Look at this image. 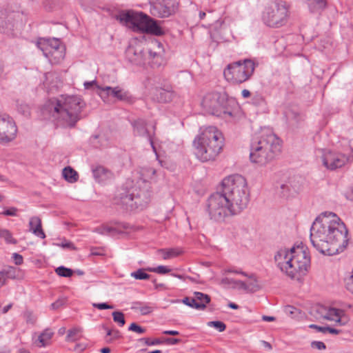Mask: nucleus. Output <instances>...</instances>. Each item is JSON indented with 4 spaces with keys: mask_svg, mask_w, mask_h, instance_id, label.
Here are the masks:
<instances>
[{
    "mask_svg": "<svg viewBox=\"0 0 353 353\" xmlns=\"http://www.w3.org/2000/svg\"><path fill=\"white\" fill-rule=\"evenodd\" d=\"M37 47L43 52L46 57H48L50 51L48 50L49 42L48 39L40 38L37 42Z\"/></svg>",
    "mask_w": 353,
    "mask_h": 353,
    "instance_id": "obj_31",
    "label": "nucleus"
},
{
    "mask_svg": "<svg viewBox=\"0 0 353 353\" xmlns=\"http://www.w3.org/2000/svg\"><path fill=\"white\" fill-rule=\"evenodd\" d=\"M222 193L237 214L245 209L249 203V192L245 179L239 174L225 177L222 181Z\"/></svg>",
    "mask_w": 353,
    "mask_h": 353,
    "instance_id": "obj_6",
    "label": "nucleus"
},
{
    "mask_svg": "<svg viewBox=\"0 0 353 353\" xmlns=\"http://www.w3.org/2000/svg\"><path fill=\"white\" fill-rule=\"evenodd\" d=\"M207 206L210 219L217 222H223L226 217L237 214L222 192L212 194L208 199Z\"/></svg>",
    "mask_w": 353,
    "mask_h": 353,
    "instance_id": "obj_12",
    "label": "nucleus"
},
{
    "mask_svg": "<svg viewBox=\"0 0 353 353\" xmlns=\"http://www.w3.org/2000/svg\"><path fill=\"white\" fill-rule=\"evenodd\" d=\"M112 317L114 322L117 323L119 326L122 327L125 325V321L124 314L119 311H115L112 312Z\"/></svg>",
    "mask_w": 353,
    "mask_h": 353,
    "instance_id": "obj_36",
    "label": "nucleus"
},
{
    "mask_svg": "<svg viewBox=\"0 0 353 353\" xmlns=\"http://www.w3.org/2000/svg\"><path fill=\"white\" fill-rule=\"evenodd\" d=\"M234 283L235 284H236L239 287V288L243 289L246 291H248V289L250 288V285H248V283H246L244 281H234Z\"/></svg>",
    "mask_w": 353,
    "mask_h": 353,
    "instance_id": "obj_55",
    "label": "nucleus"
},
{
    "mask_svg": "<svg viewBox=\"0 0 353 353\" xmlns=\"http://www.w3.org/2000/svg\"><path fill=\"white\" fill-rule=\"evenodd\" d=\"M54 335V332L49 328L46 329L39 336L38 340L41 347H46L50 344V341Z\"/></svg>",
    "mask_w": 353,
    "mask_h": 353,
    "instance_id": "obj_28",
    "label": "nucleus"
},
{
    "mask_svg": "<svg viewBox=\"0 0 353 353\" xmlns=\"http://www.w3.org/2000/svg\"><path fill=\"white\" fill-rule=\"evenodd\" d=\"M151 186L146 180H138L136 184L128 190L119 193L117 204L127 210H143L150 202Z\"/></svg>",
    "mask_w": 353,
    "mask_h": 353,
    "instance_id": "obj_8",
    "label": "nucleus"
},
{
    "mask_svg": "<svg viewBox=\"0 0 353 353\" xmlns=\"http://www.w3.org/2000/svg\"><path fill=\"white\" fill-rule=\"evenodd\" d=\"M48 42H49V46H48L49 51H52L53 50L59 49V47L60 46H61V41L58 39H55V38L48 39Z\"/></svg>",
    "mask_w": 353,
    "mask_h": 353,
    "instance_id": "obj_41",
    "label": "nucleus"
},
{
    "mask_svg": "<svg viewBox=\"0 0 353 353\" xmlns=\"http://www.w3.org/2000/svg\"><path fill=\"white\" fill-rule=\"evenodd\" d=\"M141 341H144L146 345H159L163 343V341L159 339H155L154 340H151L149 338H142L140 339Z\"/></svg>",
    "mask_w": 353,
    "mask_h": 353,
    "instance_id": "obj_45",
    "label": "nucleus"
},
{
    "mask_svg": "<svg viewBox=\"0 0 353 353\" xmlns=\"http://www.w3.org/2000/svg\"><path fill=\"white\" fill-rule=\"evenodd\" d=\"M250 285V288L248 289V292H256L259 290V286L257 284L256 280H254L253 281L248 283Z\"/></svg>",
    "mask_w": 353,
    "mask_h": 353,
    "instance_id": "obj_51",
    "label": "nucleus"
},
{
    "mask_svg": "<svg viewBox=\"0 0 353 353\" xmlns=\"http://www.w3.org/2000/svg\"><path fill=\"white\" fill-rule=\"evenodd\" d=\"M65 56L64 47L60 46L59 49L53 50L52 51H50L48 59L50 61H54V63H58L61 60L63 59Z\"/></svg>",
    "mask_w": 353,
    "mask_h": 353,
    "instance_id": "obj_27",
    "label": "nucleus"
},
{
    "mask_svg": "<svg viewBox=\"0 0 353 353\" xmlns=\"http://www.w3.org/2000/svg\"><path fill=\"white\" fill-rule=\"evenodd\" d=\"M156 174V170L151 167H144L141 170V175L142 178L139 180H146L148 181V179H152L153 176Z\"/></svg>",
    "mask_w": 353,
    "mask_h": 353,
    "instance_id": "obj_30",
    "label": "nucleus"
},
{
    "mask_svg": "<svg viewBox=\"0 0 353 353\" xmlns=\"http://www.w3.org/2000/svg\"><path fill=\"white\" fill-rule=\"evenodd\" d=\"M163 334L166 335L176 336L179 334V332L176 330H165Z\"/></svg>",
    "mask_w": 353,
    "mask_h": 353,
    "instance_id": "obj_59",
    "label": "nucleus"
},
{
    "mask_svg": "<svg viewBox=\"0 0 353 353\" xmlns=\"http://www.w3.org/2000/svg\"><path fill=\"white\" fill-rule=\"evenodd\" d=\"M17 128L11 117L0 115V142L8 143L17 136Z\"/></svg>",
    "mask_w": 353,
    "mask_h": 353,
    "instance_id": "obj_15",
    "label": "nucleus"
},
{
    "mask_svg": "<svg viewBox=\"0 0 353 353\" xmlns=\"http://www.w3.org/2000/svg\"><path fill=\"white\" fill-rule=\"evenodd\" d=\"M316 331L323 334L327 333L326 326L317 325Z\"/></svg>",
    "mask_w": 353,
    "mask_h": 353,
    "instance_id": "obj_62",
    "label": "nucleus"
},
{
    "mask_svg": "<svg viewBox=\"0 0 353 353\" xmlns=\"http://www.w3.org/2000/svg\"><path fill=\"white\" fill-rule=\"evenodd\" d=\"M23 316L27 323L33 325L36 323L37 317L30 310H26L23 314Z\"/></svg>",
    "mask_w": 353,
    "mask_h": 353,
    "instance_id": "obj_39",
    "label": "nucleus"
},
{
    "mask_svg": "<svg viewBox=\"0 0 353 353\" xmlns=\"http://www.w3.org/2000/svg\"><path fill=\"white\" fill-rule=\"evenodd\" d=\"M125 56L129 61L136 65H139L143 63V50L142 46L139 44H137L135 46L132 44L129 45L125 50Z\"/></svg>",
    "mask_w": 353,
    "mask_h": 353,
    "instance_id": "obj_19",
    "label": "nucleus"
},
{
    "mask_svg": "<svg viewBox=\"0 0 353 353\" xmlns=\"http://www.w3.org/2000/svg\"><path fill=\"white\" fill-rule=\"evenodd\" d=\"M279 270L292 280L300 281L308 271L310 257L303 246L280 249L274 256Z\"/></svg>",
    "mask_w": 353,
    "mask_h": 353,
    "instance_id": "obj_3",
    "label": "nucleus"
},
{
    "mask_svg": "<svg viewBox=\"0 0 353 353\" xmlns=\"http://www.w3.org/2000/svg\"><path fill=\"white\" fill-rule=\"evenodd\" d=\"M181 341V339H174V338H166L164 340V342L168 345H175L179 343Z\"/></svg>",
    "mask_w": 353,
    "mask_h": 353,
    "instance_id": "obj_56",
    "label": "nucleus"
},
{
    "mask_svg": "<svg viewBox=\"0 0 353 353\" xmlns=\"http://www.w3.org/2000/svg\"><path fill=\"white\" fill-rule=\"evenodd\" d=\"M203 109L211 115L223 119L233 117L234 110L224 94L219 92L206 94L201 101Z\"/></svg>",
    "mask_w": 353,
    "mask_h": 353,
    "instance_id": "obj_9",
    "label": "nucleus"
},
{
    "mask_svg": "<svg viewBox=\"0 0 353 353\" xmlns=\"http://www.w3.org/2000/svg\"><path fill=\"white\" fill-rule=\"evenodd\" d=\"M97 230H99V232L102 234H109L113 230V228L110 227H103Z\"/></svg>",
    "mask_w": 353,
    "mask_h": 353,
    "instance_id": "obj_57",
    "label": "nucleus"
},
{
    "mask_svg": "<svg viewBox=\"0 0 353 353\" xmlns=\"http://www.w3.org/2000/svg\"><path fill=\"white\" fill-rule=\"evenodd\" d=\"M225 272L239 274H241V275H243L244 276H248L250 279L253 278V276H254L252 274L250 275V276H248V274L246 272L242 271L240 269L234 268H228V269L225 270Z\"/></svg>",
    "mask_w": 353,
    "mask_h": 353,
    "instance_id": "obj_46",
    "label": "nucleus"
},
{
    "mask_svg": "<svg viewBox=\"0 0 353 353\" xmlns=\"http://www.w3.org/2000/svg\"><path fill=\"white\" fill-rule=\"evenodd\" d=\"M321 159L323 165L330 170L343 167L348 161L345 154L326 150L323 151Z\"/></svg>",
    "mask_w": 353,
    "mask_h": 353,
    "instance_id": "obj_17",
    "label": "nucleus"
},
{
    "mask_svg": "<svg viewBox=\"0 0 353 353\" xmlns=\"http://www.w3.org/2000/svg\"><path fill=\"white\" fill-rule=\"evenodd\" d=\"M281 151V141L273 132H262L254 137L250 145V159L261 165L272 161Z\"/></svg>",
    "mask_w": 353,
    "mask_h": 353,
    "instance_id": "obj_5",
    "label": "nucleus"
},
{
    "mask_svg": "<svg viewBox=\"0 0 353 353\" xmlns=\"http://www.w3.org/2000/svg\"><path fill=\"white\" fill-rule=\"evenodd\" d=\"M178 10L176 0H153L150 3V13L159 18H166L174 14Z\"/></svg>",
    "mask_w": 353,
    "mask_h": 353,
    "instance_id": "obj_14",
    "label": "nucleus"
},
{
    "mask_svg": "<svg viewBox=\"0 0 353 353\" xmlns=\"http://www.w3.org/2000/svg\"><path fill=\"white\" fill-rule=\"evenodd\" d=\"M316 318L326 319L335 323L334 325L343 326L347 324L349 319L342 310L317 305L315 308Z\"/></svg>",
    "mask_w": 353,
    "mask_h": 353,
    "instance_id": "obj_13",
    "label": "nucleus"
},
{
    "mask_svg": "<svg viewBox=\"0 0 353 353\" xmlns=\"http://www.w3.org/2000/svg\"><path fill=\"white\" fill-rule=\"evenodd\" d=\"M57 245L63 248H68V249H71V250H75V247L74 245H73L72 243L70 242V241H65L60 244H57Z\"/></svg>",
    "mask_w": 353,
    "mask_h": 353,
    "instance_id": "obj_53",
    "label": "nucleus"
},
{
    "mask_svg": "<svg viewBox=\"0 0 353 353\" xmlns=\"http://www.w3.org/2000/svg\"><path fill=\"white\" fill-rule=\"evenodd\" d=\"M116 19L134 32H141L155 36H162L165 34L157 20L142 12L121 11L117 15Z\"/></svg>",
    "mask_w": 353,
    "mask_h": 353,
    "instance_id": "obj_7",
    "label": "nucleus"
},
{
    "mask_svg": "<svg viewBox=\"0 0 353 353\" xmlns=\"http://www.w3.org/2000/svg\"><path fill=\"white\" fill-rule=\"evenodd\" d=\"M0 275L6 279H14L16 278V268L12 266H9L0 272Z\"/></svg>",
    "mask_w": 353,
    "mask_h": 353,
    "instance_id": "obj_33",
    "label": "nucleus"
},
{
    "mask_svg": "<svg viewBox=\"0 0 353 353\" xmlns=\"http://www.w3.org/2000/svg\"><path fill=\"white\" fill-rule=\"evenodd\" d=\"M63 304L64 301L63 299H58L50 305V307L52 310H57L60 308Z\"/></svg>",
    "mask_w": 353,
    "mask_h": 353,
    "instance_id": "obj_52",
    "label": "nucleus"
},
{
    "mask_svg": "<svg viewBox=\"0 0 353 353\" xmlns=\"http://www.w3.org/2000/svg\"><path fill=\"white\" fill-rule=\"evenodd\" d=\"M62 174L65 180L69 183H74L79 179L77 172L70 166L63 168Z\"/></svg>",
    "mask_w": 353,
    "mask_h": 353,
    "instance_id": "obj_26",
    "label": "nucleus"
},
{
    "mask_svg": "<svg viewBox=\"0 0 353 353\" xmlns=\"http://www.w3.org/2000/svg\"><path fill=\"white\" fill-rule=\"evenodd\" d=\"M208 325L215 328L219 332H223L226 329L225 324L220 321H209Z\"/></svg>",
    "mask_w": 353,
    "mask_h": 353,
    "instance_id": "obj_38",
    "label": "nucleus"
},
{
    "mask_svg": "<svg viewBox=\"0 0 353 353\" xmlns=\"http://www.w3.org/2000/svg\"><path fill=\"white\" fill-rule=\"evenodd\" d=\"M311 347L314 349H317L319 350H325L326 348V345L323 342L314 341L311 343Z\"/></svg>",
    "mask_w": 353,
    "mask_h": 353,
    "instance_id": "obj_47",
    "label": "nucleus"
},
{
    "mask_svg": "<svg viewBox=\"0 0 353 353\" xmlns=\"http://www.w3.org/2000/svg\"><path fill=\"white\" fill-rule=\"evenodd\" d=\"M12 307V303H10L8 304V305L5 306L3 309H2V313L3 314H6L7 313L9 310H10Z\"/></svg>",
    "mask_w": 353,
    "mask_h": 353,
    "instance_id": "obj_64",
    "label": "nucleus"
},
{
    "mask_svg": "<svg viewBox=\"0 0 353 353\" xmlns=\"http://www.w3.org/2000/svg\"><path fill=\"white\" fill-rule=\"evenodd\" d=\"M131 276L139 280H147L150 279V274L145 272L143 269H139L138 270L131 273Z\"/></svg>",
    "mask_w": 353,
    "mask_h": 353,
    "instance_id": "obj_35",
    "label": "nucleus"
},
{
    "mask_svg": "<svg viewBox=\"0 0 353 353\" xmlns=\"http://www.w3.org/2000/svg\"><path fill=\"white\" fill-rule=\"evenodd\" d=\"M327 332H329L332 334H339L341 332V330H338L336 328L330 327L329 326H326Z\"/></svg>",
    "mask_w": 353,
    "mask_h": 353,
    "instance_id": "obj_58",
    "label": "nucleus"
},
{
    "mask_svg": "<svg viewBox=\"0 0 353 353\" xmlns=\"http://www.w3.org/2000/svg\"><path fill=\"white\" fill-rule=\"evenodd\" d=\"M99 92L100 97L104 100L109 96H111L118 101H123L128 103H132L134 101V99L130 93L121 88L119 86L110 87V86H97Z\"/></svg>",
    "mask_w": 353,
    "mask_h": 353,
    "instance_id": "obj_16",
    "label": "nucleus"
},
{
    "mask_svg": "<svg viewBox=\"0 0 353 353\" xmlns=\"http://www.w3.org/2000/svg\"><path fill=\"white\" fill-rule=\"evenodd\" d=\"M182 302L185 304L186 305H188L192 308H199L203 307V305H199L196 304L194 300V297H185Z\"/></svg>",
    "mask_w": 353,
    "mask_h": 353,
    "instance_id": "obj_42",
    "label": "nucleus"
},
{
    "mask_svg": "<svg viewBox=\"0 0 353 353\" xmlns=\"http://www.w3.org/2000/svg\"><path fill=\"white\" fill-rule=\"evenodd\" d=\"M12 259L14 261V263L17 265H20L23 263V258L22 255H21L18 253H13Z\"/></svg>",
    "mask_w": 353,
    "mask_h": 353,
    "instance_id": "obj_50",
    "label": "nucleus"
},
{
    "mask_svg": "<svg viewBox=\"0 0 353 353\" xmlns=\"http://www.w3.org/2000/svg\"><path fill=\"white\" fill-rule=\"evenodd\" d=\"M30 231L34 235L41 239L46 238V234L42 229L41 220L39 216H32L29 221Z\"/></svg>",
    "mask_w": 353,
    "mask_h": 353,
    "instance_id": "obj_23",
    "label": "nucleus"
},
{
    "mask_svg": "<svg viewBox=\"0 0 353 353\" xmlns=\"http://www.w3.org/2000/svg\"><path fill=\"white\" fill-rule=\"evenodd\" d=\"M241 94L243 98H248L250 96L251 94L248 90L244 89L242 90Z\"/></svg>",
    "mask_w": 353,
    "mask_h": 353,
    "instance_id": "obj_63",
    "label": "nucleus"
},
{
    "mask_svg": "<svg viewBox=\"0 0 353 353\" xmlns=\"http://www.w3.org/2000/svg\"><path fill=\"white\" fill-rule=\"evenodd\" d=\"M131 124L133 127L134 133L140 137H144L148 138L150 144L152 148L153 152L156 154L157 157V152L156 147L154 143L153 137L155 134L156 125H153V132L151 134L147 129V122L145 119L139 118L136 120H134L131 122Z\"/></svg>",
    "mask_w": 353,
    "mask_h": 353,
    "instance_id": "obj_18",
    "label": "nucleus"
},
{
    "mask_svg": "<svg viewBox=\"0 0 353 353\" xmlns=\"http://www.w3.org/2000/svg\"><path fill=\"white\" fill-rule=\"evenodd\" d=\"M223 142V135L216 127L201 128L192 143L194 154L202 162L214 161L221 152Z\"/></svg>",
    "mask_w": 353,
    "mask_h": 353,
    "instance_id": "obj_4",
    "label": "nucleus"
},
{
    "mask_svg": "<svg viewBox=\"0 0 353 353\" xmlns=\"http://www.w3.org/2000/svg\"><path fill=\"white\" fill-rule=\"evenodd\" d=\"M0 237L3 238L9 244H17V241L13 238L12 233L7 229L0 228Z\"/></svg>",
    "mask_w": 353,
    "mask_h": 353,
    "instance_id": "obj_32",
    "label": "nucleus"
},
{
    "mask_svg": "<svg viewBox=\"0 0 353 353\" xmlns=\"http://www.w3.org/2000/svg\"><path fill=\"white\" fill-rule=\"evenodd\" d=\"M312 14H321L327 7V0H304Z\"/></svg>",
    "mask_w": 353,
    "mask_h": 353,
    "instance_id": "obj_22",
    "label": "nucleus"
},
{
    "mask_svg": "<svg viewBox=\"0 0 353 353\" xmlns=\"http://www.w3.org/2000/svg\"><path fill=\"white\" fill-rule=\"evenodd\" d=\"M85 104L79 96H63L48 100L43 108V113L48 114L64 128H73L81 119Z\"/></svg>",
    "mask_w": 353,
    "mask_h": 353,
    "instance_id": "obj_2",
    "label": "nucleus"
},
{
    "mask_svg": "<svg viewBox=\"0 0 353 353\" xmlns=\"http://www.w3.org/2000/svg\"><path fill=\"white\" fill-rule=\"evenodd\" d=\"M56 273L63 277H70L73 274V271L70 268H65L64 266L58 267L55 270Z\"/></svg>",
    "mask_w": 353,
    "mask_h": 353,
    "instance_id": "obj_34",
    "label": "nucleus"
},
{
    "mask_svg": "<svg viewBox=\"0 0 353 353\" xmlns=\"http://www.w3.org/2000/svg\"><path fill=\"white\" fill-rule=\"evenodd\" d=\"M92 174L95 180L99 183L105 182L113 177V173L110 170L102 165H98L96 168H93Z\"/></svg>",
    "mask_w": 353,
    "mask_h": 353,
    "instance_id": "obj_21",
    "label": "nucleus"
},
{
    "mask_svg": "<svg viewBox=\"0 0 353 353\" xmlns=\"http://www.w3.org/2000/svg\"><path fill=\"white\" fill-rule=\"evenodd\" d=\"M148 270L152 272H156L159 274H166L171 271L170 268L164 265H159L157 268H148Z\"/></svg>",
    "mask_w": 353,
    "mask_h": 353,
    "instance_id": "obj_40",
    "label": "nucleus"
},
{
    "mask_svg": "<svg viewBox=\"0 0 353 353\" xmlns=\"http://www.w3.org/2000/svg\"><path fill=\"white\" fill-rule=\"evenodd\" d=\"M262 319L264 321H275V318L274 316H265V315H263L262 316Z\"/></svg>",
    "mask_w": 353,
    "mask_h": 353,
    "instance_id": "obj_61",
    "label": "nucleus"
},
{
    "mask_svg": "<svg viewBox=\"0 0 353 353\" xmlns=\"http://www.w3.org/2000/svg\"><path fill=\"white\" fill-rule=\"evenodd\" d=\"M345 287L348 291L353 294V268L350 275L345 279Z\"/></svg>",
    "mask_w": 353,
    "mask_h": 353,
    "instance_id": "obj_43",
    "label": "nucleus"
},
{
    "mask_svg": "<svg viewBox=\"0 0 353 353\" xmlns=\"http://www.w3.org/2000/svg\"><path fill=\"white\" fill-rule=\"evenodd\" d=\"M154 308V304L141 301L133 302L131 307L132 310L139 311L142 315H148L152 313Z\"/></svg>",
    "mask_w": 353,
    "mask_h": 353,
    "instance_id": "obj_24",
    "label": "nucleus"
},
{
    "mask_svg": "<svg viewBox=\"0 0 353 353\" xmlns=\"http://www.w3.org/2000/svg\"><path fill=\"white\" fill-rule=\"evenodd\" d=\"M290 16V6L283 1H275L267 6L262 13V21L270 28L285 26Z\"/></svg>",
    "mask_w": 353,
    "mask_h": 353,
    "instance_id": "obj_10",
    "label": "nucleus"
},
{
    "mask_svg": "<svg viewBox=\"0 0 353 353\" xmlns=\"http://www.w3.org/2000/svg\"><path fill=\"white\" fill-rule=\"evenodd\" d=\"M310 237L313 247L327 256L343 252L348 243L346 226L333 212L321 213L315 219Z\"/></svg>",
    "mask_w": 353,
    "mask_h": 353,
    "instance_id": "obj_1",
    "label": "nucleus"
},
{
    "mask_svg": "<svg viewBox=\"0 0 353 353\" xmlns=\"http://www.w3.org/2000/svg\"><path fill=\"white\" fill-rule=\"evenodd\" d=\"M159 252L163 254V259L165 260L178 256L182 253L179 248L161 249Z\"/></svg>",
    "mask_w": 353,
    "mask_h": 353,
    "instance_id": "obj_29",
    "label": "nucleus"
},
{
    "mask_svg": "<svg viewBox=\"0 0 353 353\" xmlns=\"http://www.w3.org/2000/svg\"><path fill=\"white\" fill-rule=\"evenodd\" d=\"M193 297L196 304L203 305L201 307L196 308L199 310H203L205 309L207 304L210 302V296L200 292H194L193 294Z\"/></svg>",
    "mask_w": 353,
    "mask_h": 353,
    "instance_id": "obj_25",
    "label": "nucleus"
},
{
    "mask_svg": "<svg viewBox=\"0 0 353 353\" xmlns=\"http://www.w3.org/2000/svg\"><path fill=\"white\" fill-rule=\"evenodd\" d=\"M92 305L94 307L97 308L99 310L112 309L114 307L113 305H109L106 303H93Z\"/></svg>",
    "mask_w": 353,
    "mask_h": 353,
    "instance_id": "obj_49",
    "label": "nucleus"
},
{
    "mask_svg": "<svg viewBox=\"0 0 353 353\" xmlns=\"http://www.w3.org/2000/svg\"><path fill=\"white\" fill-rule=\"evenodd\" d=\"M256 65L257 63L250 59L234 61L227 65L223 75L228 81L233 84H241L251 78Z\"/></svg>",
    "mask_w": 353,
    "mask_h": 353,
    "instance_id": "obj_11",
    "label": "nucleus"
},
{
    "mask_svg": "<svg viewBox=\"0 0 353 353\" xmlns=\"http://www.w3.org/2000/svg\"><path fill=\"white\" fill-rule=\"evenodd\" d=\"M81 331V329L79 327H74L73 329L69 330L68 331L67 339H69L70 338L75 336L77 334H78Z\"/></svg>",
    "mask_w": 353,
    "mask_h": 353,
    "instance_id": "obj_54",
    "label": "nucleus"
},
{
    "mask_svg": "<svg viewBox=\"0 0 353 353\" xmlns=\"http://www.w3.org/2000/svg\"><path fill=\"white\" fill-rule=\"evenodd\" d=\"M97 81L95 80L91 81H85L84 83V88L85 89H90L93 85L96 84Z\"/></svg>",
    "mask_w": 353,
    "mask_h": 353,
    "instance_id": "obj_60",
    "label": "nucleus"
},
{
    "mask_svg": "<svg viewBox=\"0 0 353 353\" xmlns=\"http://www.w3.org/2000/svg\"><path fill=\"white\" fill-rule=\"evenodd\" d=\"M17 211H18V209L17 208L11 207V208L4 210L1 213V214L5 215V216H16Z\"/></svg>",
    "mask_w": 353,
    "mask_h": 353,
    "instance_id": "obj_48",
    "label": "nucleus"
},
{
    "mask_svg": "<svg viewBox=\"0 0 353 353\" xmlns=\"http://www.w3.org/2000/svg\"><path fill=\"white\" fill-rule=\"evenodd\" d=\"M128 330L130 331H132V332H137L139 334H143V333H145L146 330L141 326H139L138 324H137L136 323H131V325H130Z\"/></svg>",
    "mask_w": 353,
    "mask_h": 353,
    "instance_id": "obj_44",
    "label": "nucleus"
},
{
    "mask_svg": "<svg viewBox=\"0 0 353 353\" xmlns=\"http://www.w3.org/2000/svg\"><path fill=\"white\" fill-rule=\"evenodd\" d=\"M284 312L291 318H295L299 314V310L292 305H286L284 307Z\"/></svg>",
    "mask_w": 353,
    "mask_h": 353,
    "instance_id": "obj_37",
    "label": "nucleus"
},
{
    "mask_svg": "<svg viewBox=\"0 0 353 353\" xmlns=\"http://www.w3.org/2000/svg\"><path fill=\"white\" fill-rule=\"evenodd\" d=\"M174 92L171 85H168L165 88H157L155 90L154 96L157 101L161 103L170 102L174 97Z\"/></svg>",
    "mask_w": 353,
    "mask_h": 353,
    "instance_id": "obj_20",
    "label": "nucleus"
}]
</instances>
